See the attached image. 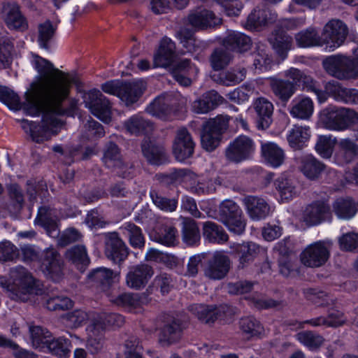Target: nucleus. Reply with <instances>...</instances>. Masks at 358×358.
<instances>
[{
    "label": "nucleus",
    "mask_w": 358,
    "mask_h": 358,
    "mask_svg": "<svg viewBox=\"0 0 358 358\" xmlns=\"http://www.w3.org/2000/svg\"><path fill=\"white\" fill-rule=\"evenodd\" d=\"M67 90L65 87L43 85L35 89L27 96L22 103V109L31 116L43 115L41 124L24 120L22 129L29 133L32 141L41 143L57 135L63 123L59 116L70 115L71 110L64 106L66 99Z\"/></svg>",
    "instance_id": "f257e3e1"
},
{
    "label": "nucleus",
    "mask_w": 358,
    "mask_h": 358,
    "mask_svg": "<svg viewBox=\"0 0 358 358\" xmlns=\"http://www.w3.org/2000/svg\"><path fill=\"white\" fill-rule=\"evenodd\" d=\"M64 319L66 324L71 328H77L87 320L86 346L91 353H98L103 346L106 331L110 327H120L124 324V317L116 313H90L83 310H75L68 313Z\"/></svg>",
    "instance_id": "f03ea898"
},
{
    "label": "nucleus",
    "mask_w": 358,
    "mask_h": 358,
    "mask_svg": "<svg viewBox=\"0 0 358 358\" xmlns=\"http://www.w3.org/2000/svg\"><path fill=\"white\" fill-rule=\"evenodd\" d=\"M31 64L41 77L37 82L31 84V89L25 94V99L28 95L32 94L37 87L48 84L51 87L56 86L55 87H65L67 90L66 99L68 98L71 85L76 81L73 76L55 69L51 62L38 55L33 56Z\"/></svg>",
    "instance_id": "7ed1b4c3"
},
{
    "label": "nucleus",
    "mask_w": 358,
    "mask_h": 358,
    "mask_svg": "<svg viewBox=\"0 0 358 358\" xmlns=\"http://www.w3.org/2000/svg\"><path fill=\"white\" fill-rule=\"evenodd\" d=\"M0 285L10 292L13 300L27 301L33 293L35 280L24 268L16 267L10 270L8 280L0 278Z\"/></svg>",
    "instance_id": "20e7f679"
},
{
    "label": "nucleus",
    "mask_w": 358,
    "mask_h": 358,
    "mask_svg": "<svg viewBox=\"0 0 358 358\" xmlns=\"http://www.w3.org/2000/svg\"><path fill=\"white\" fill-rule=\"evenodd\" d=\"M219 219L228 230L235 234H241L245 229V220L239 206L231 199L223 201L219 206Z\"/></svg>",
    "instance_id": "39448f33"
},
{
    "label": "nucleus",
    "mask_w": 358,
    "mask_h": 358,
    "mask_svg": "<svg viewBox=\"0 0 358 358\" xmlns=\"http://www.w3.org/2000/svg\"><path fill=\"white\" fill-rule=\"evenodd\" d=\"M228 125V120L217 117L206 122L201 136L202 147L208 152L214 150L220 144L221 135Z\"/></svg>",
    "instance_id": "423d86ee"
},
{
    "label": "nucleus",
    "mask_w": 358,
    "mask_h": 358,
    "mask_svg": "<svg viewBox=\"0 0 358 358\" xmlns=\"http://www.w3.org/2000/svg\"><path fill=\"white\" fill-rule=\"evenodd\" d=\"M330 255L329 245L324 241H317L308 245L301 253V263L308 267L317 268L323 266Z\"/></svg>",
    "instance_id": "0eeeda50"
},
{
    "label": "nucleus",
    "mask_w": 358,
    "mask_h": 358,
    "mask_svg": "<svg viewBox=\"0 0 358 358\" xmlns=\"http://www.w3.org/2000/svg\"><path fill=\"white\" fill-rule=\"evenodd\" d=\"M255 150V144L248 136L241 135L228 145L225 150L227 160L239 163L248 159Z\"/></svg>",
    "instance_id": "6e6552de"
},
{
    "label": "nucleus",
    "mask_w": 358,
    "mask_h": 358,
    "mask_svg": "<svg viewBox=\"0 0 358 358\" xmlns=\"http://www.w3.org/2000/svg\"><path fill=\"white\" fill-rule=\"evenodd\" d=\"M85 107L102 122L108 123L111 120L110 104L101 92L96 90H90L84 96Z\"/></svg>",
    "instance_id": "1a4fd4ad"
},
{
    "label": "nucleus",
    "mask_w": 358,
    "mask_h": 358,
    "mask_svg": "<svg viewBox=\"0 0 358 358\" xmlns=\"http://www.w3.org/2000/svg\"><path fill=\"white\" fill-rule=\"evenodd\" d=\"M348 34V26L342 20L332 19L323 27L322 36L324 45L335 49L341 46Z\"/></svg>",
    "instance_id": "9d476101"
},
{
    "label": "nucleus",
    "mask_w": 358,
    "mask_h": 358,
    "mask_svg": "<svg viewBox=\"0 0 358 358\" xmlns=\"http://www.w3.org/2000/svg\"><path fill=\"white\" fill-rule=\"evenodd\" d=\"M325 71L331 76L343 80L354 77L350 58L337 55L327 57L322 62Z\"/></svg>",
    "instance_id": "9b49d317"
},
{
    "label": "nucleus",
    "mask_w": 358,
    "mask_h": 358,
    "mask_svg": "<svg viewBox=\"0 0 358 358\" xmlns=\"http://www.w3.org/2000/svg\"><path fill=\"white\" fill-rule=\"evenodd\" d=\"M63 266L62 258L55 248H48L43 252L41 268L48 278L58 281L63 275Z\"/></svg>",
    "instance_id": "f8f14e48"
},
{
    "label": "nucleus",
    "mask_w": 358,
    "mask_h": 358,
    "mask_svg": "<svg viewBox=\"0 0 358 358\" xmlns=\"http://www.w3.org/2000/svg\"><path fill=\"white\" fill-rule=\"evenodd\" d=\"M195 143L189 131L182 128L177 131L173 143V153L178 162H184L194 153Z\"/></svg>",
    "instance_id": "ddd939ff"
},
{
    "label": "nucleus",
    "mask_w": 358,
    "mask_h": 358,
    "mask_svg": "<svg viewBox=\"0 0 358 358\" xmlns=\"http://www.w3.org/2000/svg\"><path fill=\"white\" fill-rule=\"evenodd\" d=\"M326 96H331L336 101L348 103H358V90L348 88L336 81L326 83L324 91Z\"/></svg>",
    "instance_id": "4468645a"
},
{
    "label": "nucleus",
    "mask_w": 358,
    "mask_h": 358,
    "mask_svg": "<svg viewBox=\"0 0 358 358\" xmlns=\"http://www.w3.org/2000/svg\"><path fill=\"white\" fill-rule=\"evenodd\" d=\"M231 261L222 252H215L208 261L204 269L205 275L213 280H220L225 277L229 271Z\"/></svg>",
    "instance_id": "2eb2a0df"
},
{
    "label": "nucleus",
    "mask_w": 358,
    "mask_h": 358,
    "mask_svg": "<svg viewBox=\"0 0 358 358\" xmlns=\"http://www.w3.org/2000/svg\"><path fill=\"white\" fill-rule=\"evenodd\" d=\"M192 312L198 319L206 324L214 322L216 320H224L231 315L230 308L227 306L213 307L203 304H194L191 306Z\"/></svg>",
    "instance_id": "dca6fc26"
},
{
    "label": "nucleus",
    "mask_w": 358,
    "mask_h": 358,
    "mask_svg": "<svg viewBox=\"0 0 358 358\" xmlns=\"http://www.w3.org/2000/svg\"><path fill=\"white\" fill-rule=\"evenodd\" d=\"M1 17L10 29L24 31L27 28V20L15 2H6L3 5Z\"/></svg>",
    "instance_id": "f3484780"
},
{
    "label": "nucleus",
    "mask_w": 358,
    "mask_h": 358,
    "mask_svg": "<svg viewBox=\"0 0 358 358\" xmlns=\"http://www.w3.org/2000/svg\"><path fill=\"white\" fill-rule=\"evenodd\" d=\"M105 255L115 263H121L127 258L129 249L117 233H110L107 236Z\"/></svg>",
    "instance_id": "a211bd4d"
},
{
    "label": "nucleus",
    "mask_w": 358,
    "mask_h": 358,
    "mask_svg": "<svg viewBox=\"0 0 358 358\" xmlns=\"http://www.w3.org/2000/svg\"><path fill=\"white\" fill-rule=\"evenodd\" d=\"M175 56V43L170 38L164 37L153 55L152 67L166 68L173 63Z\"/></svg>",
    "instance_id": "6ab92c4d"
},
{
    "label": "nucleus",
    "mask_w": 358,
    "mask_h": 358,
    "mask_svg": "<svg viewBox=\"0 0 358 358\" xmlns=\"http://www.w3.org/2000/svg\"><path fill=\"white\" fill-rule=\"evenodd\" d=\"M175 101L171 95L159 96L149 104L147 112L159 119L166 120L176 110Z\"/></svg>",
    "instance_id": "aec40b11"
},
{
    "label": "nucleus",
    "mask_w": 358,
    "mask_h": 358,
    "mask_svg": "<svg viewBox=\"0 0 358 358\" xmlns=\"http://www.w3.org/2000/svg\"><path fill=\"white\" fill-rule=\"evenodd\" d=\"M285 76L292 81L291 82L293 85H302L304 88H306L308 91L314 92L319 102L322 103L327 100L325 93L320 90L317 85L316 82L313 80L311 77L307 76L303 72L294 68H291L285 72Z\"/></svg>",
    "instance_id": "412c9836"
},
{
    "label": "nucleus",
    "mask_w": 358,
    "mask_h": 358,
    "mask_svg": "<svg viewBox=\"0 0 358 358\" xmlns=\"http://www.w3.org/2000/svg\"><path fill=\"white\" fill-rule=\"evenodd\" d=\"M330 215L329 206L324 202L317 201L306 207L302 214V220L307 225L313 226L329 219Z\"/></svg>",
    "instance_id": "4be33fe9"
},
{
    "label": "nucleus",
    "mask_w": 358,
    "mask_h": 358,
    "mask_svg": "<svg viewBox=\"0 0 358 358\" xmlns=\"http://www.w3.org/2000/svg\"><path fill=\"white\" fill-rule=\"evenodd\" d=\"M153 274L152 267L147 264L134 266L127 274L126 284L131 289H140L147 285Z\"/></svg>",
    "instance_id": "5701e85b"
},
{
    "label": "nucleus",
    "mask_w": 358,
    "mask_h": 358,
    "mask_svg": "<svg viewBox=\"0 0 358 358\" xmlns=\"http://www.w3.org/2000/svg\"><path fill=\"white\" fill-rule=\"evenodd\" d=\"M276 14L266 7H257L248 15L244 24L246 29L259 30L276 20Z\"/></svg>",
    "instance_id": "b1692460"
},
{
    "label": "nucleus",
    "mask_w": 358,
    "mask_h": 358,
    "mask_svg": "<svg viewBox=\"0 0 358 358\" xmlns=\"http://www.w3.org/2000/svg\"><path fill=\"white\" fill-rule=\"evenodd\" d=\"M223 101V97L216 91L210 90L192 102L191 110L196 114H206L222 104Z\"/></svg>",
    "instance_id": "393cba45"
},
{
    "label": "nucleus",
    "mask_w": 358,
    "mask_h": 358,
    "mask_svg": "<svg viewBox=\"0 0 358 358\" xmlns=\"http://www.w3.org/2000/svg\"><path fill=\"white\" fill-rule=\"evenodd\" d=\"M250 217L253 220L264 219L270 212V206L263 198L248 196L243 199Z\"/></svg>",
    "instance_id": "a878e982"
},
{
    "label": "nucleus",
    "mask_w": 358,
    "mask_h": 358,
    "mask_svg": "<svg viewBox=\"0 0 358 358\" xmlns=\"http://www.w3.org/2000/svg\"><path fill=\"white\" fill-rule=\"evenodd\" d=\"M145 88L146 84L143 80L124 83L118 97L126 106H130L138 100Z\"/></svg>",
    "instance_id": "bb28decb"
},
{
    "label": "nucleus",
    "mask_w": 358,
    "mask_h": 358,
    "mask_svg": "<svg viewBox=\"0 0 358 358\" xmlns=\"http://www.w3.org/2000/svg\"><path fill=\"white\" fill-rule=\"evenodd\" d=\"M274 185L281 202H288L299 194L296 182L292 179L279 177L275 180Z\"/></svg>",
    "instance_id": "cd10ccee"
},
{
    "label": "nucleus",
    "mask_w": 358,
    "mask_h": 358,
    "mask_svg": "<svg viewBox=\"0 0 358 358\" xmlns=\"http://www.w3.org/2000/svg\"><path fill=\"white\" fill-rule=\"evenodd\" d=\"M314 111V103L311 99L306 96H297L291 103L289 113L294 118L309 119Z\"/></svg>",
    "instance_id": "c85d7f7f"
},
{
    "label": "nucleus",
    "mask_w": 358,
    "mask_h": 358,
    "mask_svg": "<svg viewBox=\"0 0 358 358\" xmlns=\"http://www.w3.org/2000/svg\"><path fill=\"white\" fill-rule=\"evenodd\" d=\"M188 21L195 29H205L219 24L221 20L211 11L203 9L191 13Z\"/></svg>",
    "instance_id": "c756f323"
},
{
    "label": "nucleus",
    "mask_w": 358,
    "mask_h": 358,
    "mask_svg": "<svg viewBox=\"0 0 358 358\" xmlns=\"http://www.w3.org/2000/svg\"><path fill=\"white\" fill-rule=\"evenodd\" d=\"M254 108L257 114L258 124L262 129H266L272 122L273 105L268 99L261 97L254 102Z\"/></svg>",
    "instance_id": "7c9ffc66"
},
{
    "label": "nucleus",
    "mask_w": 358,
    "mask_h": 358,
    "mask_svg": "<svg viewBox=\"0 0 358 358\" xmlns=\"http://www.w3.org/2000/svg\"><path fill=\"white\" fill-rule=\"evenodd\" d=\"M298 161L302 173L311 180L317 178L325 169V166L313 155H303Z\"/></svg>",
    "instance_id": "2f4dec72"
},
{
    "label": "nucleus",
    "mask_w": 358,
    "mask_h": 358,
    "mask_svg": "<svg viewBox=\"0 0 358 358\" xmlns=\"http://www.w3.org/2000/svg\"><path fill=\"white\" fill-rule=\"evenodd\" d=\"M310 136L308 126L294 125L287 134V141L293 149L301 150L306 146Z\"/></svg>",
    "instance_id": "473e14b6"
},
{
    "label": "nucleus",
    "mask_w": 358,
    "mask_h": 358,
    "mask_svg": "<svg viewBox=\"0 0 358 358\" xmlns=\"http://www.w3.org/2000/svg\"><path fill=\"white\" fill-rule=\"evenodd\" d=\"M341 107L335 106H329L320 113V120L324 127L331 131H343V128L339 126L342 122Z\"/></svg>",
    "instance_id": "72a5a7b5"
},
{
    "label": "nucleus",
    "mask_w": 358,
    "mask_h": 358,
    "mask_svg": "<svg viewBox=\"0 0 358 358\" xmlns=\"http://www.w3.org/2000/svg\"><path fill=\"white\" fill-rule=\"evenodd\" d=\"M144 157L152 164L159 165L167 159L164 148L150 140H145L142 144Z\"/></svg>",
    "instance_id": "f704fd0d"
},
{
    "label": "nucleus",
    "mask_w": 358,
    "mask_h": 358,
    "mask_svg": "<svg viewBox=\"0 0 358 358\" xmlns=\"http://www.w3.org/2000/svg\"><path fill=\"white\" fill-rule=\"evenodd\" d=\"M338 151L336 155L338 164H348L358 154V145L349 138H342L338 143Z\"/></svg>",
    "instance_id": "c9c22d12"
},
{
    "label": "nucleus",
    "mask_w": 358,
    "mask_h": 358,
    "mask_svg": "<svg viewBox=\"0 0 358 358\" xmlns=\"http://www.w3.org/2000/svg\"><path fill=\"white\" fill-rule=\"evenodd\" d=\"M262 152L265 161L274 168L279 167L284 162L285 152L274 143L268 142L262 144Z\"/></svg>",
    "instance_id": "e433bc0d"
},
{
    "label": "nucleus",
    "mask_w": 358,
    "mask_h": 358,
    "mask_svg": "<svg viewBox=\"0 0 358 358\" xmlns=\"http://www.w3.org/2000/svg\"><path fill=\"white\" fill-rule=\"evenodd\" d=\"M182 331L179 320L173 318L166 322L159 334V341L164 345H169L176 342L180 337Z\"/></svg>",
    "instance_id": "4c0bfd02"
},
{
    "label": "nucleus",
    "mask_w": 358,
    "mask_h": 358,
    "mask_svg": "<svg viewBox=\"0 0 358 358\" xmlns=\"http://www.w3.org/2000/svg\"><path fill=\"white\" fill-rule=\"evenodd\" d=\"M295 40L297 45L301 48L322 46L324 45L322 36H320L317 30L313 27L296 34Z\"/></svg>",
    "instance_id": "58836bf2"
},
{
    "label": "nucleus",
    "mask_w": 358,
    "mask_h": 358,
    "mask_svg": "<svg viewBox=\"0 0 358 358\" xmlns=\"http://www.w3.org/2000/svg\"><path fill=\"white\" fill-rule=\"evenodd\" d=\"M347 321L343 313L337 310H333L328 314L327 317H318L304 322L313 327L325 326L329 327H336L343 325Z\"/></svg>",
    "instance_id": "ea45409f"
},
{
    "label": "nucleus",
    "mask_w": 358,
    "mask_h": 358,
    "mask_svg": "<svg viewBox=\"0 0 358 358\" xmlns=\"http://www.w3.org/2000/svg\"><path fill=\"white\" fill-rule=\"evenodd\" d=\"M268 80L273 94L283 101H288L295 92V87L290 81L268 78Z\"/></svg>",
    "instance_id": "a19ab883"
},
{
    "label": "nucleus",
    "mask_w": 358,
    "mask_h": 358,
    "mask_svg": "<svg viewBox=\"0 0 358 358\" xmlns=\"http://www.w3.org/2000/svg\"><path fill=\"white\" fill-rule=\"evenodd\" d=\"M52 210L46 207L38 209L35 223L45 229L48 236L55 237L58 235V227L55 219L52 217Z\"/></svg>",
    "instance_id": "79ce46f5"
},
{
    "label": "nucleus",
    "mask_w": 358,
    "mask_h": 358,
    "mask_svg": "<svg viewBox=\"0 0 358 358\" xmlns=\"http://www.w3.org/2000/svg\"><path fill=\"white\" fill-rule=\"evenodd\" d=\"M111 301L129 311H133L146 303L148 300L144 294L124 293L119 295L115 299H111Z\"/></svg>",
    "instance_id": "37998d69"
},
{
    "label": "nucleus",
    "mask_w": 358,
    "mask_h": 358,
    "mask_svg": "<svg viewBox=\"0 0 358 358\" xmlns=\"http://www.w3.org/2000/svg\"><path fill=\"white\" fill-rule=\"evenodd\" d=\"M269 41L275 52L282 59H285L287 52L292 48V37L283 31H279L273 34Z\"/></svg>",
    "instance_id": "c03bdc74"
},
{
    "label": "nucleus",
    "mask_w": 358,
    "mask_h": 358,
    "mask_svg": "<svg viewBox=\"0 0 358 358\" xmlns=\"http://www.w3.org/2000/svg\"><path fill=\"white\" fill-rule=\"evenodd\" d=\"M203 237L209 242L224 243L228 240V235L223 229L213 222H206L203 225Z\"/></svg>",
    "instance_id": "a18cd8bd"
},
{
    "label": "nucleus",
    "mask_w": 358,
    "mask_h": 358,
    "mask_svg": "<svg viewBox=\"0 0 358 358\" xmlns=\"http://www.w3.org/2000/svg\"><path fill=\"white\" fill-rule=\"evenodd\" d=\"M239 257V266L245 267L248 263L253 261L255 257L259 252V247L257 244L248 242L243 244H238L236 249Z\"/></svg>",
    "instance_id": "49530a36"
},
{
    "label": "nucleus",
    "mask_w": 358,
    "mask_h": 358,
    "mask_svg": "<svg viewBox=\"0 0 358 358\" xmlns=\"http://www.w3.org/2000/svg\"><path fill=\"white\" fill-rule=\"evenodd\" d=\"M333 210L338 218L345 220L352 218L357 213L356 205L350 198L338 199L333 204Z\"/></svg>",
    "instance_id": "de8ad7c7"
},
{
    "label": "nucleus",
    "mask_w": 358,
    "mask_h": 358,
    "mask_svg": "<svg viewBox=\"0 0 358 358\" xmlns=\"http://www.w3.org/2000/svg\"><path fill=\"white\" fill-rule=\"evenodd\" d=\"M66 257L80 271H83L90 263L86 248L83 245H76L68 250Z\"/></svg>",
    "instance_id": "09e8293b"
},
{
    "label": "nucleus",
    "mask_w": 358,
    "mask_h": 358,
    "mask_svg": "<svg viewBox=\"0 0 358 358\" xmlns=\"http://www.w3.org/2000/svg\"><path fill=\"white\" fill-rule=\"evenodd\" d=\"M224 44L227 48L244 52L250 49L251 40L244 34L231 31L225 38Z\"/></svg>",
    "instance_id": "8fccbe9b"
},
{
    "label": "nucleus",
    "mask_w": 358,
    "mask_h": 358,
    "mask_svg": "<svg viewBox=\"0 0 358 358\" xmlns=\"http://www.w3.org/2000/svg\"><path fill=\"white\" fill-rule=\"evenodd\" d=\"M201 240L199 227L194 220H186L182 227V241L189 246L197 245Z\"/></svg>",
    "instance_id": "3c124183"
},
{
    "label": "nucleus",
    "mask_w": 358,
    "mask_h": 358,
    "mask_svg": "<svg viewBox=\"0 0 358 358\" xmlns=\"http://www.w3.org/2000/svg\"><path fill=\"white\" fill-rule=\"evenodd\" d=\"M121 230L128 237L133 248H141L144 246L145 238L139 227L131 222H126L121 227Z\"/></svg>",
    "instance_id": "603ef678"
},
{
    "label": "nucleus",
    "mask_w": 358,
    "mask_h": 358,
    "mask_svg": "<svg viewBox=\"0 0 358 358\" xmlns=\"http://www.w3.org/2000/svg\"><path fill=\"white\" fill-rule=\"evenodd\" d=\"M337 139L332 135H320L317 136L315 148L317 153L323 158L331 157Z\"/></svg>",
    "instance_id": "864d4df0"
},
{
    "label": "nucleus",
    "mask_w": 358,
    "mask_h": 358,
    "mask_svg": "<svg viewBox=\"0 0 358 358\" xmlns=\"http://www.w3.org/2000/svg\"><path fill=\"white\" fill-rule=\"evenodd\" d=\"M253 67L256 72L267 71L271 67L272 59L263 45L257 47V51L252 55Z\"/></svg>",
    "instance_id": "5fc2aeb1"
},
{
    "label": "nucleus",
    "mask_w": 358,
    "mask_h": 358,
    "mask_svg": "<svg viewBox=\"0 0 358 358\" xmlns=\"http://www.w3.org/2000/svg\"><path fill=\"white\" fill-rule=\"evenodd\" d=\"M9 196L8 210L13 213H19L24 206V196L20 187L17 184H10L7 187Z\"/></svg>",
    "instance_id": "6e6d98bb"
},
{
    "label": "nucleus",
    "mask_w": 358,
    "mask_h": 358,
    "mask_svg": "<svg viewBox=\"0 0 358 358\" xmlns=\"http://www.w3.org/2000/svg\"><path fill=\"white\" fill-rule=\"evenodd\" d=\"M45 348L59 357H66L71 352V341L64 337L50 339Z\"/></svg>",
    "instance_id": "4d7b16f0"
},
{
    "label": "nucleus",
    "mask_w": 358,
    "mask_h": 358,
    "mask_svg": "<svg viewBox=\"0 0 358 358\" xmlns=\"http://www.w3.org/2000/svg\"><path fill=\"white\" fill-rule=\"evenodd\" d=\"M103 162L105 165L109 168L113 167L122 168L124 166V162L122 160V157L117 146L112 143L107 145L104 151Z\"/></svg>",
    "instance_id": "13d9d810"
},
{
    "label": "nucleus",
    "mask_w": 358,
    "mask_h": 358,
    "mask_svg": "<svg viewBox=\"0 0 358 358\" xmlns=\"http://www.w3.org/2000/svg\"><path fill=\"white\" fill-rule=\"evenodd\" d=\"M124 127L129 133L136 135L147 133L152 129L151 123L138 115L129 118L125 122Z\"/></svg>",
    "instance_id": "bf43d9fd"
},
{
    "label": "nucleus",
    "mask_w": 358,
    "mask_h": 358,
    "mask_svg": "<svg viewBox=\"0 0 358 358\" xmlns=\"http://www.w3.org/2000/svg\"><path fill=\"white\" fill-rule=\"evenodd\" d=\"M240 329L248 338L257 336L264 333V327L252 317H243L239 322Z\"/></svg>",
    "instance_id": "052dcab7"
},
{
    "label": "nucleus",
    "mask_w": 358,
    "mask_h": 358,
    "mask_svg": "<svg viewBox=\"0 0 358 358\" xmlns=\"http://www.w3.org/2000/svg\"><path fill=\"white\" fill-rule=\"evenodd\" d=\"M296 338L310 350H317L324 343V338L312 331H302L296 335Z\"/></svg>",
    "instance_id": "680f3d73"
},
{
    "label": "nucleus",
    "mask_w": 358,
    "mask_h": 358,
    "mask_svg": "<svg viewBox=\"0 0 358 358\" xmlns=\"http://www.w3.org/2000/svg\"><path fill=\"white\" fill-rule=\"evenodd\" d=\"M246 76V70L245 69H239L238 71H231L222 72L219 73L217 78L215 80L224 85L231 86L235 85L245 79Z\"/></svg>",
    "instance_id": "e2e57ef3"
},
{
    "label": "nucleus",
    "mask_w": 358,
    "mask_h": 358,
    "mask_svg": "<svg viewBox=\"0 0 358 358\" xmlns=\"http://www.w3.org/2000/svg\"><path fill=\"white\" fill-rule=\"evenodd\" d=\"M29 331L33 345L36 348L44 349L50 339V333L41 327H30Z\"/></svg>",
    "instance_id": "0e129e2a"
},
{
    "label": "nucleus",
    "mask_w": 358,
    "mask_h": 358,
    "mask_svg": "<svg viewBox=\"0 0 358 358\" xmlns=\"http://www.w3.org/2000/svg\"><path fill=\"white\" fill-rule=\"evenodd\" d=\"M55 31V28L50 21H46L38 26V41L41 48H49V43L53 37Z\"/></svg>",
    "instance_id": "69168bd1"
},
{
    "label": "nucleus",
    "mask_w": 358,
    "mask_h": 358,
    "mask_svg": "<svg viewBox=\"0 0 358 358\" xmlns=\"http://www.w3.org/2000/svg\"><path fill=\"white\" fill-rule=\"evenodd\" d=\"M176 36L187 52H195L198 48L193 32L187 28L182 27L176 33Z\"/></svg>",
    "instance_id": "338daca9"
},
{
    "label": "nucleus",
    "mask_w": 358,
    "mask_h": 358,
    "mask_svg": "<svg viewBox=\"0 0 358 358\" xmlns=\"http://www.w3.org/2000/svg\"><path fill=\"white\" fill-rule=\"evenodd\" d=\"M231 58V55L227 50L217 49L211 55V66L215 70H220L229 63Z\"/></svg>",
    "instance_id": "774afa93"
}]
</instances>
